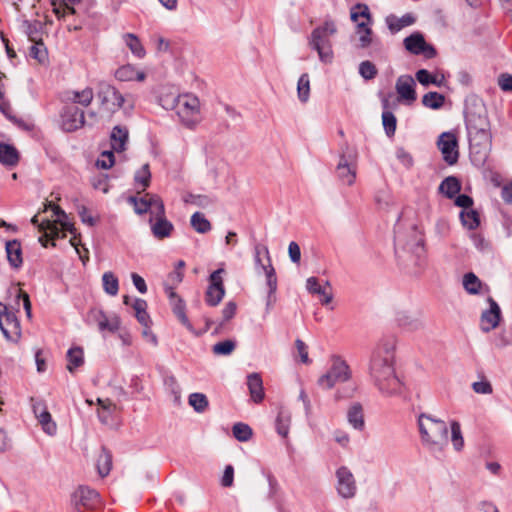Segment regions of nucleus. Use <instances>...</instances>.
Here are the masks:
<instances>
[{"label": "nucleus", "mask_w": 512, "mask_h": 512, "mask_svg": "<svg viewBox=\"0 0 512 512\" xmlns=\"http://www.w3.org/2000/svg\"><path fill=\"white\" fill-rule=\"evenodd\" d=\"M397 322L400 327L410 332L419 331L424 328V323L419 317L406 312L398 314Z\"/></svg>", "instance_id": "obj_29"}, {"label": "nucleus", "mask_w": 512, "mask_h": 512, "mask_svg": "<svg viewBox=\"0 0 512 512\" xmlns=\"http://www.w3.org/2000/svg\"><path fill=\"white\" fill-rule=\"evenodd\" d=\"M298 98L302 103L308 101L310 96V80L309 75L304 73L300 76L297 84Z\"/></svg>", "instance_id": "obj_47"}, {"label": "nucleus", "mask_w": 512, "mask_h": 512, "mask_svg": "<svg viewBox=\"0 0 512 512\" xmlns=\"http://www.w3.org/2000/svg\"><path fill=\"white\" fill-rule=\"evenodd\" d=\"M415 87L416 83L412 76H399L395 84L399 100L404 101L407 105H411L417 99Z\"/></svg>", "instance_id": "obj_20"}, {"label": "nucleus", "mask_w": 512, "mask_h": 512, "mask_svg": "<svg viewBox=\"0 0 512 512\" xmlns=\"http://www.w3.org/2000/svg\"><path fill=\"white\" fill-rule=\"evenodd\" d=\"M6 256H21V244L17 240L5 243Z\"/></svg>", "instance_id": "obj_63"}, {"label": "nucleus", "mask_w": 512, "mask_h": 512, "mask_svg": "<svg viewBox=\"0 0 512 512\" xmlns=\"http://www.w3.org/2000/svg\"><path fill=\"white\" fill-rule=\"evenodd\" d=\"M296 349L300 356V360L304 364H309L311 360L308 357V347L301 339H297L295 341Z\"/></svg>", "instance_id": "obj_60"}, {"label": "nucleus", "mask_w": 512, "mask_h": 512, "mask_svg": "<svg viewBox=\"0 0 512 512\" xmlns=\"http://www.w3.org/2000/svg\"><path fill=\"white\" fill-rule=\"evenodd\" d=\"M358 153L354 148L345 145L341 148L336 174L339 180L346 185H352L356 179Z\"/></svg>", "instance_id": "obj_9"}, {"label": "nucleus", "mask_w": 512, "mask_h": 512, "mask_svg": "<svg viewBox=\"0 0 512 512\" xmlns=\"http://www.w3.org/2000/svg\"><path fill=\"white\" fill-rule=\"evenodd\" d=\"M415 77L417 81L422 84L423 86H429L431 84L436 86H441L442 81L438 80L436 76L432 75L428 70L426 69H419Z\"/></svg>", "instance_id": "obj_51"}, {"label": "nucleus", "mask_w": 512, "mask_h": 512, "mask_svg": "<svg viewBox=\"0 0 512 512\" xmlns=\"http://www.w3.org/2000/svg\"><path fill=\"white\" fill-rule=\"evenodd\" d=\"M348 422L357 430H363L365 426L363 409L361 404L354 403L347 412Z\"/></svg>", "instance_id": "obj_35"}, {"label": "nucleus", "mask_w": 512, "mask_h": 512, "mask_svg": "<svg viewBox=\"0 0 512 512\" xmlns=\"http://www.w3.org/2000/svg\"><path fill=\"white\" fill-rule=\"evenodd\" d=\"M487 301L489 309L484 310L480 318V327L485 333L495 329L501 320V309L497 302L492 297H488Z\"/></svg>", "instance_id": "obj_19"}, {"label": "nucleus", "mask_w": 512, "mask_h": 512, "mask_svg": "<svg viewBox=\"0 0 512 512\" xmlns=\"http://www.w3.org/2000/svg\"><path fill=\"white\" fill-rule=\"evenodd\" d=\"M396 340L394 337L382 338L372 351L369 362V376L383 396H395L401 393L402 384L395 374Z\"/></svg>", "instance_id": "obj_1"}, {"label": "nucleus", "mask_w": 512, "mask_h": 512, "mask_svg": "<svg viewBox=\"0 0 512 512\" xmlns=\"http://www.w3.org/2000/svg\"><path fill=\"white\" fill-rule=\"evenodd\" d=\"M67 370L70 373H74V371L84 364V352L81 347H72L67 351Z\"/></svg>", "instance_id": "obj_36"}, {"label": "nucleus", "mask_w": 512, "mask_h": 512, "mask_svg": "<svg viewBox=\"0 0 512 512\" xmlns=\"http://www.w3.org/2000/svg\"><path fill=\"white\" fill-rule=\"evenodd\" d=\"M378 70L374 63L369 60L362 61L359 64V74L365 80H372L377 76Z\"/></svg>", "instance_id": "obj_52"}, {"label": "nucleus", "mask_w": 512, "mask_h": 512, "mask_svg": "<svg viewBox=\"0 0 512 512\" xmlns=\"http://www.w3.org/2000/svg\"><path fill=\"white\" fill-rule=\"evenodd\" d=\"M125 44L129 47L131 52L138 58L145 56V49L142 46L139 38L133 33H126L123 35Z\"/></svg>", "instance_id": "obj_40"}, {"label": "nucleus", "mask_w": 512, "mask_h": 512, "mask_svg": "<svg viewBox=\"0 0 512 512\" xmlns=\"http://www.w3.org/2000/svg\"><path fill=\"white\" fill-rule=\"evenodd\" d=\"M32 409L35 417L42 426V429L48 435H54L57 431L56 423L52 420L51 414L47 409L44 401L38 399H31Z\"/></svg>", "instance_id": "obj_18"}, {"label": "nucleus", "mask_w": 512, "mask_h": 512, "mask_svg": "<svg viewBox=\"0 0 512 512\" xmlns=\"http://www.w3.org/2000/svg\"><path fill=\"white\" fill-rule=\"evenodd\" d=\"M306 288L311 294L321 295L325 290L330 288V284L326 282L325 286H321L316 277H309L306 281Z\"/></svg>", "instance_id": "obj_56"}, {"label": "nucleus", "mask_w": 512, "mask_h": 512, "mask_svg": "<svg viewBox=\"0 0 512 512\" xmlns=\"http://www.w3.org/2000/svg\"><path fill=\"white\" fill-rule=\"evenodd\" d=\"M151 231L158 239L169 237L174 229L173 224L166 218L163 202H157L155 213L149 219Z\"/></svg>", "instance_id": "obj_11"}, {"label": "nucleus", "mask_w": 512, "mask_h": 512, "mask_svg": "<svg viewBox=\"0 0 512 512\" xmlns=\"http://www.w3.org/2000/svg\"><path fill=\"white\" fill-rule=\"evenodd\" d=\"M165 294L169 299L173 313L185 327L191 330L192 325L186 315V305L184 300L176 294V292L173 290V286L166 285Z\"/></svg>", "instance_id": "obj_22"}, {"label": "nucleus", "mask_w": 512, "mask_h": 512, "mask_svg": "<svg viewBox=\"0 0 512 512\" xmlns=\"http://www.w3.org/2000/svg\"><path fill=\"white\" fill-rule=\"evenodd\" d=\"M129 139V131L126 126L116 125L113 127L110 135L111 146L116 152H122L126 149Z\"/></svg>", "instance_id": "obj_25"}, {"label": "nucleus", "mask_w": 512, "mask_h": 512, "mask_svg": "<svg viewBox=\"0 0 512 512\" xmlns=\"http://www.w3.org/2000/svg\"><path fill=\"white\" fill-rule=\"evenodd\" d=\"M223 268H218L209 277V286L205 293V301L210 306H217L225 295L222 274Z\"/></svg>", "instance_id": "obj_13"}, {"label": "nucleus", "mask_w": 512, "mask_h": 512, "mask_svg": "<svg viewBox=\"0 0 512 512\" xmlns=\"http://www.w3.org/2000/svg\"><path fill=\"white\" fill-rule=\"evenodd\" d=\"M0 329L8 340H17L21 335L20 323L14 312L0 303Z\"/></svg>", "instance_id": "obj_14"}, {"label": "nucleus", "mask_w": 512, "mask_h": 512, "mask_svg": "<svg viewBox=\"0 0 512 512\" xmlns=\"http://www.w3.org/2000/svg\"><path fill=\"white\" fill-rule=\"evenodd\" d=\"M396 157L399 160V162L406 168L412 167L413 158L411 154L407 152L404 148H397Z\"/></svg>", "instance_id": "obj_59"}, {"label": "nucleus", "mask_w": 512, "mask_h": 512, "mask_svg": "<svg viewBox=\"0 0 512 512\" xmlns=\"http://www.w3.org/2000/svg\"><path fill=\"white\" fill-rule=\"evenodd\" d=\"M337 27L333 20L326 19L323 25L316 27L310 36L309 45L316 50L323 63H331L333 51L330 37L336 34Z\"/></svg>", "instance_id": "obj_5"}, {"label": "nucleus", "mask_w": 512, "mask_h": 512, "mask_svg": "<svg viewBox=\"0 0 512 512\" xmlns=\"http://www.w3.org/2000/svg\"><path fill=\"white\" fill-rule=\"evenodd\" d=\"M104 159H98L96 165L103 169L111 168L114 164V154L111 151H105L102 153Z\"/></svg>", "instance_id": "obj_62"}, {"label": "nucleus", "mask_w": 512, "mask_h": 512, "mask_svg": "<svg viewBox=\"0 0 512 512\" xmlns=\"http://www.w3.org/2000/svg\"><path fill=\"white\" fill-rule=\"evenodd\" d=\"M75 505L82 506L85 509H95L100 504L99 493L87 486H80L73 494Z\"/></svg>", "instance_id": "obj_21"}, {"label": "nucleus", "mask_w": 512, "mask_h": 512, "mask_svg": "<svg viewBox=\"0 0 512 512\" xmlns=\"http://www.w3.org/2000/svg\"><path fill=\"white\" fill-rule=\"evenodd\" d=\"M424 251V240L422 235L417 231L413 230L411 239L403 245V252L415 254L419 256Z\"/></svg>", "instance_id": "obj_33"}, {"label": "nucleus", "mask_w": 512, "mask_h": 512, "mask_svg": "<svg viewBox=\"0 0 512 512\" xmlns=\"http://www.w3.org/2000/svg\"><path fill=\"white\" fill-rule=\"evenodd\" d=\"M352 377V371L347 362L339 355H332L330 367L318 379V385L326 390L332 389L338 383H344Z\"/></svg>", "instance_id": "obj_7"}, {"label": "nucleus", "mask_w": 512, "mask_h": 512, "mask_svg": "<svg viewBox=\"0 0 512 512\" xmlns=\"http://www.w3.org/2000/svg\"><path fill=\"white\" fill-rule=\"evenodd\" d=\"M382 107L384 109L382 113V123L387 136H393L396 131L397 120L395 115L388 110L389 101L387 98L382 99Z\"/></svg>", "instance_id": "obj_31"}, {"label": "nucleus", "mask_w": 512, "mask_h": 512, "mask_svg": "<svg viewBox=\"0 0 512 512\" xmlns=\"http://www.w3.org/2000/svg\"><path fill=\"white\" fill-rule=\"evenodd\" d=\"M189 404L198 413L204 412L209 405L208 399L203 393H192L189 395Z\"/></svg>", "instance_id": "obj_49"}, {"label": "nucleus", "mask_w": 512, "mask_h": 512, "mask_svg": "<svg viewBox=\"0 0 512 512\" xmlns=\"http://www.w3.org/2000/svg\"><path fill=\"white\" fill-rule=\"evenodd\" d=\"M115 77L119 81H139L142 82L146 78L143 71H138L133 65L127 64L118 68Z\"/></svg>", "instance_id": "obj_28"}, {"label": "nucleus", "mask_w": 512, "mask_h": 512, "mask_svg": "<svg viewBox=\"0 0 512 512\" xmlns=\"http://www.w3.org/2000/svg\"><path fill=\"white\" fill-rule=\"evenodd\" d=\"M151 180V173L149 164H144L134 175L135 184L141 186V191H144L149 185Z\"/></svg>", "instance_id": "obj_44"}, {"label": "nucleus", "mask_w": 512, "mask_h": 512, "mask_svg": "<svg viewBox=\"0 0 512 512\" xmlns=\"http://www.w3.org/2000/svg\"><path fill=\"white\" fill-rule=\"evenodd\" d=\"M164 383L166 385V387L170 390V392L176 397V398H179L180 397V386L177 382V379L175 378V376L173 375H170V376H167L164 380Z\"/></svg>", "instance_id": "obj_61"}, {"label": "nucleus", "mask_w": 512, "mask_h": 512, "mask_svg": "<svg viewBox=\"0 0 512 512\" xmlns=\"http://www.w3.org/2000/svg\"><path fill=\"white\" fill-rule=\"evenodd\" d=\"M96 467L101 477L107 476L112 468V454L105 447H102L101 449Z\"/></svg>", "instance_id": "obj_37"}, {"label": "nucleus", "mask_w": 512, "mask_h": 512, "mask_svg": "<svg viewBox=\"0 0 512 512\" xmlns=\"http://www.w3.org/2000/svg\"><path fill=\"white\" fill-rule=\"evenodd\" d=\"M29 55L31 58L36 59L39 63H44L47 59V51L43 42H35V44L30 47Z\"/></svg>", "instance_id": "obj_54"}, {"label": "nucleus", "mask_w": 512, "mask_h": 512, "mask_svg": "<svg viewBox=\"0 0 512 512\" xmlns=\"http://www.w3.org/2000/svg\"><path fill=\"white\" fill-rule=\"evenodd\" d=\"M481 281L479 278L472 272L467 273L463 277V286L464 289L469 294H478L481 288Z\"/></svg>", "instance_id": "obj_48"}, {"label": "nucleus", "mask_w": 512, "mask_h": 512, "mask_svg": "<svg viewBox=\"0 0 512 512\" xmlns=\"http://www.w3.org/2000/svg\"><path fill=\"white\" fill-rule=\"evenodd\" d=\"M90 316L97 322L101 332H116L120 327V320L117 316L108 317L102 310L93 309Z\"/></svg>", "instance_id": "obj_24"}, {"label": "nucleus", "mask_w": 512, "mask_h": 512, "mask_svg": "<svg viewBox=\"0 0 512 512\" xmlns=\"http://www.w3.org/2000/svg\"><path fill=\"white\" fill-rule=\"evenodd\" d=\"M128 202L134 206L137 214L142 215L147 212L152 216L155 213L156 203L163 202L156 194L146 193L143 197L130 196Z\"/></svg>", "instance_id": "obj_23"}, {"label": "nucleus", "mask_w": 512, "mask_h": 512, "mask_svg": "<svg viewBox=\"0 0 512 512\" xmlns=\"http://www.w3.org/2000/svg\"><path fill=\"white\" fill-rule=\"evenodd\" d=\"M460 220L463 226L469 230H474L480 225V215L473 208L462 210L460 212Z\"/></svg>", "instance_id": "obj_39"}, {"label": "nucleus", "mask_w": 512, "mask_h": 512, "mask_svg": "<svg viewBox=\"0 0 512 512\" xmlns=\"http://www.w3.org/2000/svg\"><path fill=\"white\" fill-rule=\"evenodd\" d=\"M359 17L366 18L367 21L372 22L371 14H370L369 8L366 4L359 3V4H356L351 9V20L353 22H358Z\"/></svg>", "instance_id": "obj_55"}, {"label": "nucleus", "mask_w": 512, "mask_h": 512, "mask_svg": "<svg viewBox=\"0 0 512 512\" xmlns=\"http://www.w3.org/2000/svg\"><path fill=\"white\" fill-rule=\"evenodd\" d=\"M398 265L402 267L405 273L410 275L420 274L425 267L423 258H400Z\"/></svg>", "instance_id": "obj_34"}, {"label": "nucleus", "mask_w": 512, "mask_h": 512, "mask_svg": "<svg viewBox=\"0 0 512 512\" xmlns=\"http://www.w3.org/2000/svg\"><path fill=\"white\" fill-rule=\"evenodd\" d=\"M247 386L251 399L255 403H260L264 399L263 381L259 373H251L247 376Z\"/></svg>", "instance_id": "obj_27"}, {"label": "nucleus", "mask_w": 512, "mask_h": 512, "mask_svg": "<svg viewBox=\"0 0 512 512\" xmlns=\"http://www.w3.org/2000/svg\"><path fill=\"white\" fill-rule=\"evenodd\" d=\"M62 128L67 132H73L81 128L85 123L84 112L74 105L65 106L61 113Z\"/></svg>", "instance_id": "obj_17"}, {"label": "nucleus", "mask_w": 512, "mask_h": 512, "mask_svg": "<svg viewBox=\"0 0 512 512\" xmlns=\"http://www.w3.org/2000/svg\"><path fill=\"white\" fill-rule=\"evenodd\" d=\"M53 215L56 217L55 221L47 220L41 225L43 230V236L39 237V242L42 246L47 247L48 243L51 242L52 246H56V240L64 238L66 232L75 234V228L73 223L69 220L67 214L59 206L50 204Z\"/></svg>", "instance_id": "obj_4"}, {"label": "nucleus", "mask_w": 512, "mask_h": 512, "mask_svg": "<svg viewBox=\"0 0 512 512\" xmlns=\"http://www.w3.org/2000/svg\"><path fill=\"white\" fill-rule=\"evenodd\" d=\"M416 21V18L411 13H406L402 17H397L390 14L386 17V24L391 33L395 34L405 27L411 26Z\"/></svg>", "instance_id": "obj_26"}, {"label": "nucleus", "mask_w": 512, "mask_h": 512, "mask_svg": "<svg viewBox=\"0 0 512 512\" xmlns=\"http://www.w3.org/2000/svg\"><path fill=\"white\" fill-rule=\"evenodd\" d=\"M481 121L483 123L480 127L471 124L467 126L471 154L479 155V162H483L486 159L492 138L488 128V123H486L485 120Z\"/></svg>", "instance_id": "obj_8"}, {"label": "nucleus", "mask_w": 512, "mask_h": 512, "mask_svg": "<svg viewBox=\"0 0 512 512\" xmlns=\"http://www.w3.org/2000/svg\"><path fill=\"white\" fill-rule=\"evenodd\" d=\"M94 97L93 90L89 87L83 89L82 91H68L66 94L67 100L71 101L72 103H77L82 106H88L92 102Z\"/></svg>", "instance_id": "obj_32"}, {"label": "nucleus", "mask_w": 512, "mask_h": 512, "mask_svg": "<svg viewBox=\"0 0 512 512\" xmlns=\"http://www.w3.org/2000/svg\"><path fill=\"white\" fill-rule=\"evenodd\" d=\"M103 288L104 291L111 295L115 296L119 290V282L117 277L112 272H105L102 276Z\"/></svg>", "instance_id": "obj_42"}, {"label": "nucleus", "mask_w": 512, "mask_h": 512, "mask_svg": "<svg viewBox=\"0 0 512 512\" xmlns=\"http://www.w3.org/2000/svg\"><path fill=\"white\" fill-rule=\"evenodd\" d=\"M335 476L338 495L344 499L353 498L357 492V484L351 470L346 466H341L336 470Z\"/></svg>", "instance_id": "obj_12"}, {"label": "nucleus", "mask_w": 512, "mask_h": 512, "mask_svg": "<svg viewBox=\"0 0 512 512\" xmlns=\"http://www.w3.org/2000/svg\"><path fill=\"white\" fill-rule=\"evenodd\" d=\"M19 160L17 150L5 143H0V162L5 165L14 166Z\"/></svg>", "instance_id": "obj_38"}, {"label": "nucleus", "mask_w": 512, "mask_h": 512, "mask_svg": "<svg viewBox=\"0 0 512 512\" xmlns=\"http://www.w3.org/2000/svg\"><path fill=\"white\" fill-rule=\"evenodd\" d=\"M417 423L423 446L433 453L442 452L448 445V426L445 421L421 413Z\"/></svg>", "instance_id": "obj_2"}, {"label": "nucleus", "mask_w": 512, "mask_h": 512, "mask_svg": "<svg viewBox=\"0 0 512 512\" xmlns=\"http://www.w3.org/2000/svg\"><path fill=\"white\" fill-rule=\"evenodd\" d=\"M437 145L443 155L445 162H447L449 165H454L458 161V142L453 133H442L439 137Z\"/></svg>", "instance_id": "obj_16"}, {"label": "nucleus", "mask_w": 512, "mask_h": 512, "mask_svg": "<svg viewBox=\"0 0 512 512\" xmlns=\"http://www.w3.org/2000/svg\"><path fill=\"white\" fill-rule=\"evenodd\" d=\"M234 437L241 442L248 441L252 437V429L244 423H236L232 428Z\"/></svg>", "instance_id": "obj_50"}, {"label": "nucleus", "mask_w": 512, "mask_h": 512, "mask_svg": "<svg viewBox=\"0 0 512 512\" xmlns=\"http://www.w3.org/2000/svg\"><path fill=\"white\" fill-rule=\"evenodd\" d=\"M98 404L101 406L102 411H98V417L102 423H107L110 417V408L112 403L110 400L98 399Z\"/></svg>", "instance_id": "obj_57"}, {"label": "nucleus", "mask_w": 512, "mask_h": 512, "mask_svg": "<svg viewBox=\"0 0 512 512\" xmlns=\"http://www.w3.org/2000/svg\"><path fill=\"white\" fill-rule=\"evenodd\" d=\"M358 35H359L358 45H357L358 48L365 49L374 43L372 29H367L366 31H364V33H361Z\"/></svg>", "instance_id": "obj_58"}, {"label": "nucleus", "mask_w": 512, "mask_h": 512, "mask_svg": "<svg viewBox=\"0 0 512 512\" xmlns=\"http://www.w3.org/2000/svg\"><path fill=\"white\" fill-rule=\"evenodd\" d=\"M451 428V442L456 451H461L464 447V439L461 431V426L458 421H452Z\"/></svg>", "instance_id": "obj_45"}, {"label": "nucleus", "mask_w": 512, "mask_h": 512, "mask_svg": "<svg viewBox=\"0 0 512 512\" xmlns=\"http://www.w3.org/2000/svg\"><path fill=\"white\" fill-rule=\"evenodd\" d=\"M235 347V341L224 340L213 345L212 351L215 355H230L235 350Z\"/></svg>", "instance_id": "obj_53"}, {"label": "nucleus", "mask_w": 512, "mask_h": 512, "mask_svg": "<svg viewBox=\"0 0 512 512\" xmlns=\"http://www.w3.org/2000/svg\"><path fill=\"white\" fill-rule=\"evenodd\" d=\"M256 269L259 274H264L268 286L266 298V313H269L276 303L277 276L271 264V258H256Z\"/></svg>", "instance_id": "obj_10"}, {"label": "nucleus", "mask_w": 512, "mask_h": 512, "mask_svg": "<svg viewBox=\"0 0 512 512\" xmlns=\"http://www.w3.org/2000/svg\"><path fill=\"white\" fill-rule=\"evenodd\" d=\"M445 102L444 95L438 92H428L422 98V104L430 109H440Z\"/></svg>", "instance_id": "obj_41"}, {"label": "nucleus", "mask_w": 512, "mask_h": 512, "mask_svg": "<svg viewBox=\"0 0 512 512\" xmlns=\"http://www.w3.org/2000/svg\"><path fill=\"white\" fill-rule=\"evenodd\" d=\"M461 190V184L455 176L446 177L439 185V192L448 199H453Z\"/></svg>", "instance_id": "obj_30"}, {"label": "nucleus", "mask_w": 512, "mask_h": 512, "mask_svg": "<svg viewBox=\"0 0 512 512\" xmlns=\"http://www.w3.org/2000/svg\"><path fill=\"white\" fill-rule=\"evenodd\" d=\"M190 222L193 229L199 233H206L211 230L210 222L205 218L204 214L200 212H195L191 216Z\"/></svg>", "instance_id": "obj_46"}, {"label": "nucleus", "mask_w": 512, "mask_h": 512, "mask_svg": "<svg viewBox=\"0 0 512 512\" xmlns=\"http://www.w3.org/2000/svg\"><path fill=\"white\" fill-rule=\"evenodd\" d=\"M291 417L290 414L284 410L278 412L276 418V430L279 435L286 437L289 433Z\"/></svg>", "instance_id": "obj_43"}, {"label": "nucleus", "mask_w": 512, "mask_h": 512, "mask_svg": "<svg viewBox=\"0 0 512 512\" xmlns=\"http://www.w3.org/2000/svg\"><path fill=\"white\" fill-rule=\"evenodd\" d=\"M404 46L407 51L414 55H423L426 59H432L436 56V49L428 44L423 35L413 33L404 39Z\"/></svg>", "instance_id": "obj_15"}, {"label": "nucleus", "mask_w": 512, "mask_h": 512, "mask_svg": "<svg viewBox=\"0 0 512 512\" xmlns=\"http://www.w3.org/2000/svg\"><path fill=\"white\" fill-rule=\"evenodd\" d=\"M165 109L174 110L181 123L189 129H193L200 122V102L191 94L178 95L163 100Z\"/></svg>", "instance_id": "obj_3"}, {"label": "nucleus", "mask_w": 512, "mask_h": 512, "mask_svg": "<svg viewBox=\"0 0 512 512\" xmlns=\"http://www.w3.org/2000/svg\"><path fill=\"white\" fill-rule=\"evenodd\" d=\"M97 97L101 104L111 112L117 110H132L134 101L131 95H123L118 89L107 82H100L97 89Z\"/></svg>", "instance_id": "obj_6"}, {"label": "nucleus", "mask_w": 512, "mask_h": 512, "mask_svg": "<svg viewBox=\"0 0 512 512\" xmlns=\"http://www.w3.org/2000/svg\"><path fill=\"white\" fill-rule=\"evenodd\" d=\"M498 85L505 92L512 91V75L507 73L501 74L498 79Z\"/></svg>", "instance_id": "obj_64"}]
</instances>
